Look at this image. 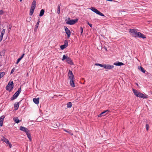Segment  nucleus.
Masks as SVG:
<instances>
[{
  "label": "nucleus",
  "instance_id": "ddd939ff",
  "mask_svg": "<svg viewBox=\"0 0 152 152\" xmlns=\"http://www.w3.org/2000/svg\"><path fill=\"white\" fill-rule=\"evenodd\" d=\"M5 116L4 115L0 117V126H2L3 125V123Z\"/></svg>",
  "mask_w": 152,
  "mask_h": 152
},
{
  "label": "nucleus",
  "instance_id": "bb28decb",
  "mask_svg": "<svg viewBox=\"0 0 152 152\" xmlns=\"http://www.w3.org/2000/svg\"><path fill=\"white\" fill-rule=\"evenodd\" d=\"M133 91L134 94L137 96L139 92H138L136 90L134 89H133Z\"/></svg>",
  "mask_w": 152,
  "mask_h": 152
},
{
  "label": "nucleus",
  "instance_id": "1a4fd4ad",
  "mask_svg": "<svg viewBox=\"0 0 152 152\" xmlns=\"http://www.w3.org/2000/svg\"><path fill=\"white\" fill-rule=\"evenodd\" d=\"M18 93L19 91L16 92L14 94L13 96L11 98V100H13L14 99H16L19 94Z\"/></svg>",
  "mask_w": 152,
  "mask_h": 152
},
{
  "label": "nucleus",
  "instance_id": "393cba45",
  "mask_svg": "<svg viewBox=\"0 0 152 152\" xmlns=\"http://www.w3.org/2000/svg\"><path fill=\"white\" fill-rule=\"evenodd\" d=\"M14 87L13 83L12 81L10 82V91Z\"/></svg>",
  "mask_w": 152,
  "mask_h": 152
},
{
  "label": "nucleus",
  "instance_id": "49530a36",
  "mask_svg": "<svg viewBox=\"0 0 152 152\" xmlns=\"http://www.w3.org/2000/svg\"><path fill=\"white\" fill-rule=\"evenodd\" d=\"M4 34V33H1V36H0V37H2V38H3V35Z\"/></svg>",
  "mask_w": 152,
  "mask_h": 152
},
{
  "label": "nucleus",
  "instance_id": "c9c22d12",
  "mask_svg": "<svg viewBox=\"0 0 152 152\" xmlns=\"http://www.w3.org/2000/svg\"><path fill=\"white\" fill-rule=\"evenodd\" d=\"M80 29L81 31V34L82 35L83 32V29L82 27H80Z\"/></svg>",
  "mask_w": 152,
  "mask_h": 152
},
{
  "label": "nucleus",
  "instance_id": "c03bdc74",
  "mask_svg": "<svg viewBox=\"0 0 152 152\" xmlns=\"http://www.w3.org/2000/svg\"><path fill=\"white\" fill-rule=\"evenodd\" d=\"M64 130L65 131V132H67L68 133L69 132V131H68L67 130H66L65 129H64Z\"/></svg>",
  "mask_w": 152,
  "mask_h": 152
},
{
  "label": "nucleus",
  "instance_id": "f03ea898",
  "mask_svg": "<svg viewBox=\"0 0 152 152\" xmlns=\"http://www.w3.org/2000/svg\"><path fill=\"white\" fill-rule=\"evenodd\" d=\"M137 29H131L129 30V32L130 35L132 37H137L138 32Z\"/></svg>",
  "mask_w": 152,
  "mask_h": 152
},
{
  "label": "nucleus",
  "instance_id": "423d86ee",
  "mask_svg": "<svg viewBox=\"0 0 152 152\" xmlns=\"http://www.w3.org/2000/svg\"><path fill=\"white\" fill-rule=\"evenodd\" d=\"M137 97H140L143 99H146L148 98V96L139 92Z\"/></svg>",
  "mask_w": 152,
  "mask_h": 152
},
{
  "label": "nucleus",
  "instance_id": "c756f323",
  "mask_svg": "<svg viewBox=\"0 0 152 152\" xmlns=\"http://www.w3.org/2000/svg\"><path fill=\"white\" fill-rule=\"evenodd\" d=\"M66 47L65 46V45H61L60 46V48L61 50H63Z\"/></svg>",
  "mask_w": 152,
  "mask_h": 152
},
{
  "label": "nucleus",
  "instance_id": "a19ab883",
  "mask_svg": "<svg viewBox=\"0 0 152 152\" xmlns=\"http://www.w3.org/2000/svg\"><path fill=\"white\" fill-rule=\"evenodd\" d=\"M24 54H25L24 53H23V54L21 56L20 58H21V59H22L23 57V56L24 55Z\"/></svg>",
  "mask_w": 152,
  "mask_h": 152
},
{
  "label": "nucleus",
  "instance_id": "9b49d317",
  "mask_svg": "<svg viewBox=\"0 0 152 152\" xmlns=\"http://www.w3.org/2000/svg\"><path fill=\"white\" fill-rule=\"evenodd\" d=\"M113 65H111L110 64H104V68L107 69H111L113 68Z\"/></svg>",
  "mask_w": 152,
  "mask_h": 152
},
{
  "label": "nucleus",
  "instance_id": "7ed1b4c3",
  "mask_svg": "<svg viewBox=\"0 0 152 152\" xmlns=\"http://www.w3.org/2000/svg\"><path fill=\"white\" fill-rule=\"evenodd\" d=\"M65 59L66 60V62L68 64L72 65L73 64V63L72 62V61L71 59L70 58L68 57L65 55H64L63 56L62 60V61H64Z\"/></svg>",
  "mask_w": 152,
  "mask_h": 152
},
{
  "label": "nucleus",
  "instance_id": "9d476101",
  "mask_svg": "<svg viewBox=\"0 0 152 152\" xmlns=\"http://www.w3.org/2000/svg\"><path fill=\"white\" fill-rule=\"evenodd\" d=\"M20 130L22 131L25 132L26 133L29 130L24 126H21L20 127Z\"/></svg>",
  "mask_w": 152,
  "mask_h": 152
},
{
  "label": "nucleus",
  "instance_id": "864d4df0",
  "mask_svg": "<svg viewBox=\"0 0 152 152\" xmlns=\"http://www.w3.org/2000/svg\"><path fill=\"white\" fill-rule=\"evenodd\" d=\"M20 1H22V0H20Z\"/></svg>",
  "mask_w": 152,
  "mask_h": 152
},
{
  "label": "nucleus",
  "instance_id": "a18cd8bd",
  "mask_svg": "<svg viewBox=\"0 0 152 152\" xmlns=\"http://www.w3.org/2000/svg\"><path fill=\"white\" fill-rule=\"evenodd\" d=\"M3 13V11L2 10H0V15L2 14Z\"/></svg>",
  "mask_w": 152,
  "mask_h": 152
},
{
  "label": "nucleus",
  "instance_id": "ea45409f",
  "mask_svg": "<svg viewBox=\"0 0 152 152\" xmlns=\"http://www.w3.org/2000/svg\"><path fill=\"white\" fill-rule=\"evenodd\" d=\"M21 88H19L18 90V91H19V94L21 92Z\"/></svg>",
  "mask_w": 152,
  "mask_h": 152
},
{
  "label": "nucleus",
  "instance_id": "c85d7f7f",
  "mask_svg": "<svg viewBox=\"0 0 152 152\" xmlns=\"http://www.w3.org/2000/svg\"><path fill=\"white\" fill-rule=\"evenodd\" d=\"M6 89L7 90L10 91V82H9L8 85L6 87Z\"/></svg>",
  "mask_w": 152,
  "mask_h": 152
},
{
  "label": "nucleus",
  "instance_id": "5fc2aeb1",
  "mask_svg": "<svg viewBox=\"0 0 152 152\" xmlns=\"http://www.w3.org/2000/svg\"><path fill=\"white\" fill-rule=\"evenodd\" d=\"M105 50H107V49H106V48H105Z\"/></svg>",
  "mask_w": 152,
  "mask_h": 152
},
{
  "label": "nucleus",
  "instance_id": "cd10ccee",
  "mask_svg": "<svg viewBox=\"0 0 152 152\" xmlns=\"http://www.w3.org/2000/svg\"><path fill=\"white\" fill-rule=\"evenodd\" d=\"M67 108H71L72 106V103L71 102H69L67 103Z\"/></svg>",
  "mask_w": 152,
  "mask_h": 152
},
{
  "label": "nucleus",
  "instance_id": "58836bf2",
  "mask_svg": "<svg viewBox=\"0 0 152 152\" xmlns=\"http://www.w3.org/2000/svg\"><path fill=\"white\" fill-rule=\"evenodd\" d=\"M99 66H101V67H104V64H100V65H99Z\"/></svg>",
  "mask_w": 152,
  "mask_h": 152
},
{
  "label": "nucleus",
  "instance_id": "79ce46f5",
  "mask_svg": "<svg viewBox=\"0 0 152 152\" xmlns=\"http://www.w3.org/2000/svg\"><path fill=\"white\" fill-rule=\"evenodd\" d=\"M5 29H3L1 33H2L4 34L5 32Z\"/></svg>",
  "mask_w": 152,
  "mask_h": 152
},
{
  "label": "nucleus",
  "instance_id": "f704fd0d",
  "mask_svg": "<svg viewBox=\"0 0 152 152\" xmlns=\"http://www.w3.org/2000/svg\"><path fill=\"white\" fill-rule=\"evenodd\" d=\"M21 58H19L18 60L16 62V64H18V63L21 60Z\"/></svg>",
  "mask_w": 152,
  "mask_h": 152
},
{
  "label": "nucleus",
  "instance_id": "6ab92c4d",
  "mask_svg": "<svg viewBox=\"0 0 152 152\" xmlns=\"http://www.w3.org/2000/svg\"><path fill=\"white\" fill-rule=\"evenodd\" d=\"M36 5V1L35 0H34L32 2L31 7L34 8H35Z\"/></svg>",
  "mask_w": 152,
  "mask_h": 152
},
{
  "label": "nucleus",
  "instance_id": "f257e3e1",
  "mask_svg": "<svg viewBox=\"0 0 152 152\" xmlns=\"http://www.w3.org/2000/svg\"><path fill=\"white\" fill-rule=\"evenodd\" d=\"M68 76L70 80V86L73 87H75L74 76L72 71L70 70H69Z\"/></svg>",
  "mask_w": 152,
  "mask_h": 152
},
{
  "label": "nucleus",
  "instance_id": "f3484780",
  "mask_svg": "<svg viewBox=\"0 0 152 152\" xmlns=\"http://www.w3.org/2000/svg\"><path fill=\"white\" fill-rule=\"evenodd\" d=\"M39 22H40V21H39V19L38 22H37V24H36V25L35 26V28L34 29V31H37V30L38 27V26H39Z\"/></svg>",
  "mask_w": 152,
  "mask_h": 152
},
{
  "label": "nucleus",
  "instance_id": "2eb2a0df",
  "mask_svg": "<svg viewBox=\"0 0 152 152\" xmlns=\"http://www.w3.org/2000/svg\"><path fill=\"white\" fill-rule=\"evenodd\" d=\"M19 104L18 102H16L14 104V108H15V110H17L19 107Z\"/></svg>",
  "mask_w": 152,
  "mask_h": 152
},
{
  "label": "nucleus",
  "instance_id": "f8f14e48",
  "mask_svg": "<svg viewBox=\"0 0 152 152\" xmlns=\"http://www.w3.org/2000/svg\"><path fill=\"white\" fill-rule=\"evenodd\" d=\"M137 37L142 38L143 39H145L146 38L145 36L140 32H138Z\"/></svg>",
  "mask_w": 152,
  "mask_h": 152
},
{
  "label": "nucleus",
  "instance_id": "09e8293b",
  "mask_svg": "<svg viewBox=\"0 0 152 152\" xmlns=\"http://www.w3.org/2000/svg\"><path fill=\"white\" fill-rule=\"evenodd\" d=\"M2 37H0V42L2 40Z\"/></svg>",
  "mask_w": 152,
  "mask_h": 152
},
{
  "label": "nucleus",
  "instance_id": "473e14b6",
  "mask_svg": "<svg viewBox=\"0 0 152 152\" xmlns=\"http://www.w3.org/2000/svg\"><path fill=\"white\" fill-rule=\"evenodd\" d=\"M31 18L30 17L28 18H27L26 19V21L28 22H30L31 21Z\"/></svg>",
  "mask_w": 152,
  "mask_h": 152
},
{
  "label": "nucleus",
  "instance_id": "412c9836",
  "mask_svg": "<svg viewBox=\"0 0 152 152\" xmlns=\"http://www.w3.org/2000/svg\"><path fill=\"white\" fill-rule=\"evenodd\" d=\"M61 6V4L60 3V4H58V7H57V13H58V14H59L60 13V6Z\"/></svg>",
  "mask_w": 152,
  "mask_h": 152
},
{
  "label": "nucleus",
  "instance_id": "a211bd4d",
  "mask_svg": "<svg viewBox=\"0 0 152 152\" xmlns=\"http://www.w3.org/2000/svg\"><path fill=\"white\" fill-rule=\"evenodd\" d=\"M14 121L17 124L18 123L20 122L21 121V120H19L18 118L17 117H15L13 118Z\"/></svg>",
  "mask_w": 152,
  "mask_h": 152
},
{
  "label": "nucleus",
  "instance_id": "e433bc0d",
  "mask_svg": "<svg viewBox=\"0 0 152 152\" xmlns=\"http://www.w3.org/2000/svg\"><path fill=\"white\" fill-rule=\"evenodd\" d=\"M15 68H13L11 70V73H10V74L14 72V71L15 70Z\"/></svg>",
  "mask_w": 152,
  "mask_h": 152
},
{
  "label": "nucleus",
  "instance_id": "4c0bfd02",
  "mask_svg": "<svg viewBox=\"0 0 152 152\" xmlns=\"http://www.w3.org/2000/svg\"><path fill=\"white\" fill-rule=\"evenodd\" d=\"M87 24H88L92 28V24L88 22H87Z\"/></svg>",
  "mask_w": 152,
  "mask_h": 152
},
{
  "label": "nucleus",
  "instance_id": "aec40b11",
  "mask_svg": "<svg viewBox=\"0 0 152 152\" xmlns=\"http://www.w3.org/2000/svg\"><path fill=\"white\" fill-rule=\"evenodd\" d=\"M2 140L5 143L8 144L10 146V143L9 142V141L8 139H7L4 137L2 139Z\"/></svg>",
  "mask_w": 152,
  "mask_h": 152
},
{
  "label": "nucleus",
  "instance_id": "2f4dec72",
  "mask_svg": "<svg viewBox=\"0 0 152 152\" xmlns=\"http://www.w3.org/2000/svg\"><path fill=\"white\" fill-rule=\"evenodd\" d=\"M4 74L5 73L4 72L0 73V79L2 77Z\"/></svg>",
  "mask_w": 152,
  "mask_h": 152
},
{
  "label": "nucleus",
  "instance_id": "dca6fc26",
  "mask_svg": "<svg viewBox=\"0 0 152 152\" xmlns=\"http://www.w3.org/2000/svg\"><path fill=\"white\" fill-rule=\"evenodd\" d=\"M39 98H34L33 99L34 102L36 104H38L39 103Z\"/></svg>",
  "mask_w": 152,
  "mask_h": 152
},
{
  "label": "nucleus",
  "instance_id": "3c124183",
  "mask_svg": "<svg viewBox=\"0 0 152 152\" xmlns=\"http://www.w3.org/2000/svg\"><path fill=\"white\" fill-rule=\"evenodd\" d=\"M58 96H63V95H61L59 94V95H58Z\"/></svg>",
  "mask_w": 152,
  "mask_h": 152
},
{
  "label": "nucleus",
  "instance_id": "7c9ffc66",
  "mask_svg": "<svg viewBox=\"0 0 152 152\" xmlns=\"http://www.w3.org/2000/svg\"><path fill=\"white\" fill-rule=\"evenodd\" d=\"M64 45L67 47L68 46V42L67 40H65L64 41Z\"/></svg>",
  "mask_w": 152,
  "mask_h": 152
},
{
  "label": "nucleus",
  "instance_id": "4be33fe9",
  "mask_svg": "<svg viewBox=\"0 0 152 152\" xmlns=\"http://www.w3.org/2000/svg\"><path fill=\"white\" fill-rule=\"evenodd\" d=\"M34 9L35 8H32L31 7V8L29 13V15H30L31 16L33 14Z\"/></svg>",
  "mask_w": 152,
  "mask_h": 152
},
{
  "label": "nucleus",
  "instance_id": "8fccbe9b",
  "mask_svg": "<svg viewBox=\"0 0 152 152\" xmlns=\"http://www.w3.org/2000/svg\"><path fill=\"white\" fill-rule=\"evenodd\" d=\"M100 64H96V65H98L99 66Z\"/></svg>",
  "mask_w": 152,
  "mask_h": 152
},
{
  "label": "nucleus",
  "instance_id": "6e6d98bb",
  "mask_svg": "<svg viewBox=\"0 0 152 152\" xmlns=\"http://www.w3.org/2000/svg\"><path fill=\"white\" fill-rule=\"evenodd\" d=\"M56 126H57V124H56Z\"/></svg>",
  "mask_w": 152,
  "mask_h": 152
},
{
  "label": "nucleus",
  "instance_id": "72a5a7b5",
  "mask_svg": "<svg viewBox=\"0 0 152 152\" xmlns=\"http://www.w3.org/2000/svg\"><path fill=\"white\" fill-rule=\"evenodd\" d=\"M146 129L147 131H148L149 129V126L148 124H146L145 125Z\"/></svg>",
  "mask_w": 152,
  "mask_h": 152
},
{
  "label": "nucleus",
  "instance_id": "5701e85b",
  "mask_svg": "<svg viewBox=\"0 0 152 152\" xmlns=\"http://www.w3.org/2000/svg\"><path fill=\"white\" fill-rule=\"evenodd\" d=\"M114 64L116 66H120L124 65V64L122 62H116V63H114Z\"/></svg>",
  "mask_w": 152,
  "mask_h": 152
},
{
  "label": "nucleus",
  "instance_id": "4468645a",
  "mask_svg": "<svg viewBox=\"0 0 152 152\" xmlns=\"http://www.w3.org/2000/svg\"><path fill=\"white\" fill-rule=\"evenodd\" d=\"M28 138L29 140L30 141L31 140V136L30 134V132L29 130L28 132H27L26 133Z\"/></svg>",
  "mask_w": 152,
  "mask_h": 152
},
{
  "label": "nucleus",
  "instance_id": "6e6552de",
  "mask_svg": "<svg viewBox=\"0 0 152 152\" xmlns=\"http://www.w3.org/2000/svg\"><path fill=\"white\" fill-rule=\"evenodd\" d=\"M65 30L66 33L67 35L68 38H69L70 37L71 35V32L68 28L66 26H64Z\"/></svg>",
  "mask_w": 152,
  "mask_h": 152
},
{
  "label": "nucleus",
  "instance_id": "20e7f679",
  "mask_svg": "<svg viewBox=\"0 0 152 152\" xmlns=\"http://www.w3.org/2000/svg\"><path fill=\"white\" fill-rule=\"evenodd\" d=\"M90 9L93 12L96 13L97 14H98L101 16H104V15L100 11L98 10L97 9L95 8L94 7H92L90 8Z\"/></svg>",
  "mask_w": 152,
  "mask_h": 152
},
{
  "label": "nucleus",
  "instance_id": "37998d69",
  "mask_svg": "<svg viewBox=\"0 0 152 152\" xmlns=\"http://www.w3.org/2000/svg\"><path fill=\"white\" fill-rule=\"evenodd\" d=\"M71 135H73V134L71 133V131H69V132H68Z\"/></svg>",
  "mask_w": 152,
  "mask_h": 152
},
{
  "label": "nucleus",
  "instance_id": "39448f33",
  "mask_svg": "<svg viewBox=\"0 0 152 152\" xmlns=\"http://www.w3.org/2000/svg\"><path fill=\"white\" fill-rule=\"evenodd\" d=\"M78 20V19H75L74 20H71L66 22L67 24L72 25L75 24Z\"/></svg>",
  "mask_w": 152,
  "mask_h": 152
},
{
  "label": "nucleus",
  "instance_id": "0eeeda50",
  "mask_svg": "<svg viewBox=\"0 0 152 152\" xmlns=\"http://www.w3.org/2000/svg\"><path fill=\"white\" fill-rule=\"evenodd\" d=\"M110 112V110H106L104 111L101 113L100 114L98 115V117H100L102 116H105L109 112Z\"/></svg>",
  "mask_w": 152,
  "mask_h": 152
},
{
  "label": "nucleus",
  "instance_id": "603ef678",
  "mask_svg": "<svg viewBox=\"0 0 152 152\" xmlns=\"http://www.w3.org/2000/svg\"><path fill=\"white\" fill-rule=\"evenodd\" d=\"M12 145L11 144H10V148H11V146Z\"/></svg>",
  "mask_w": 152,
  "mask_h": 152
},
{
  "label": "nucleus",
  "instance_id": "de8ad7c7",
  "mask_svg": "<svg viewBox=\"0 0 152 152\" xmlns=\"http://www.w3.org/2000/svg\"><path fill=\"white\" fill-rule=\"evenodd\" d=\"M4 34V33H1V36H0V37H2V38H3V35Z\"/></svg>",
  "mask_w": 152,
  "mask_h": 152
},
{
  "label": "nucleus",
  "instance_id": "b1692460",
  "mask_svg": "<svg viewBox=\"0 0 152 152\" xmlns=\"http://www.w3.org/2000/svg\"><path fill=\"white\" fill-rule=\"evenodd\" d=\"M138 69L143 73H145L146 71V70L142 66L138 67Z\"/></svg>",
  "mask_w": 152,
  "mask_h": 152
},
{
  "label": "nucleus",
  "instance_id": "a878e982",
  "mask_svg": "<svg viewBox=\"0 0 152 152\" xmlns=\"http://www.w3.org/2000/svg\"><path fill=\"white\" fill-rule=\"evenodd\" d=\"M45 12V10L44 9H42L41 10L39 16L40 17L42 16L44 14V13Z\"/></svg>",
  "mask_w": 152,
  "mask_h": 152
}]
</instances>
